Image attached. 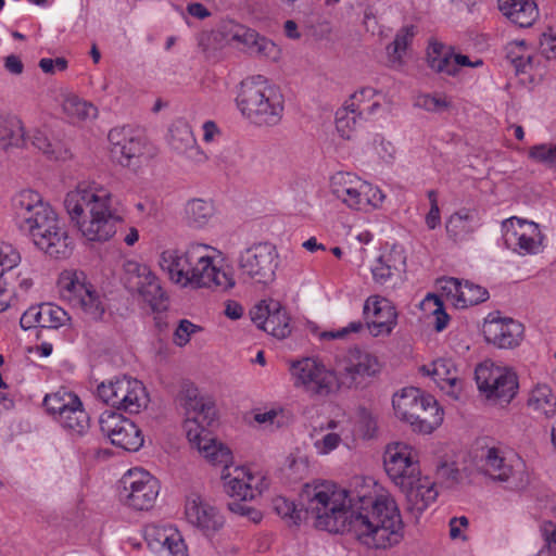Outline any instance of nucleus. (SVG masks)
I'll list each match as a JSON object with an SVG mask.
<instances>
[{
    "mask_svg": "<svg viewBox=\"0 0 556 556\" xmlns=\"http://www.w3.org/2000/svg\"><path fill=\"white\" fill-rule=\"evenodd\" d=\"M86 274L79 269H64L58 278V288L61 298L67 301L72 306L74 303L91 288Z\"/></svg>",
    "mask_w": 556,
    "mask_h": 556,
    "instance_id": "nucleus-35",
    "label": "nucleus"
},
{
    "mask_svg": "<svg viewBox=\"0 0 556 556\" xmlns=\"http://www.w3.org/2000/svg\"><path fill=\"white\" fill-rule=\"evenodd\" d=\"M383 468L416 518L435 503L439 496L437 483L422 473L420 454L414 445L403 441L389 443L383 452Z\"/></svg>",
    "mask_w": 556,
    "mask_h": 556,
    "instance_id": "nucleus-5",
    "label": "nucleus"
},
{
    "mask_svg": "<svg viewBox=\"0 0 556 556\" xmlns=\"http://www.w3.org/2000/svg\"><path fill=\"white\" fill-rule=\"evenodd\" d=\"M280 471L287 481L298 482L308 475V457L299 448H296L286 456Z\"/></svg>",
    "mask_w": 556,
    "mask_h": 556,
    "instance_id": "nucleus-46",
    "label": "nucleus"
},
{
    "mask_svg": "<svg viewBox=\"0 0 556 556\" xmlns=\"http://www.w3.org/2000/svg\"><path fill=\"white\" fill-rule=\"evenodd\" d=\"M224 253L200 241L184 248L160 250L156 264L168 281L181 289L229 291L236 286L232 269L224 264Z\"/></svg>",
    "mask_w": 556,
    "mask_h": 556,
    "instance_id": "nucleus-2",
    "label": "nucleus"
},
{
    "mask_svg": "<svg viewBox=\"0 0 556 556\" xmlns=\"http://www.w3.org/2000/svg\"><path fill=\"white\" fill-rule=\"evenodd\" d=\"M236 105L250 124L271 127L278 125L282 118L285 100L277 86L257 75L240 84Z\"/></svg>",
    "mask_w": 556,
    "mask_h": 556,
    "instance_id": "nucleus-7",
    "label": "nucleus"
},
{
    "mask_svg": "<svg viewBox=\"0 0 556 556\" xmlns=\"http://www.w3.org/2000/svg\"><path fill=\"white\" fill-rule=\"evenodd\" d=\"M169 131V142L175 151L194 164H201L206 161V154L199 147L192 129L187 123H175Z\"/></svg>",
    "mask_w": 556,
    "mask_h": 556,
    "instance_id": "nucleus-34",
    "label": "nucleus"
},
{
    "mask_svg": "<svg viewBox=\"0 0 556 556\" xmlns=\"http://www.w3.org/2000/svg\"><path fill=\"white\" fill-rule=\"evenodd\" d=\"M254 324L267 333L278 339H285L291 333L290 317L279 301L263 300L251 311Z\"/></svg>",
    "mask_w": 556,
    "mask_h": 556,
    "instance_id": "nucleus-26",
    "label": "nucleus"
},
{
    "mask_svg": "<svg viewBox=\"0 0 556 556\" xmlns=\"http://www.w3.org/2000/svg\"><path fill=\"white\" fill-rule=\"evenodd\" d=\"M528 407L545 418L556 415V395L547 384H536L529 393Z\"/></svg>",
    "mask_w": 556,
    "mask_h": 556,
    "instance_id": "nucleus-39",
    "label": "nucleus"
},
{
    "mask_svg": "<svg viewBox=\"0 0 556 556\" xmlns=\"http://www.w3.org/2000/svg\"><path fill=\"white\" fill-rule=\"evenodd\" d=\"M364 314L369 320V331L375 337L389 336L397 324L395 306L380 295H371L365 301Z\"/></svg>",
    "mask_w": 556,
    "mask_h": 556,
    "instance_id": "nucleus-29",
    "label": "nucleus"
},
{
    "mask_svg": "<svg viewBox=\"0 0 556 556\" xmlns=\"http://www.w3.org/2000/svg\"><path fill=\"white\" fill-rule=\"evenodd\" d=\"M121 497L125 505L136 510L152 508L160 493V483L155 477L142 468L127 470L121 480Z\"/></svg>",
    "mask_w": 556,
    "mask_h": 556,
    "instance_id": "nucleus-18",
    "label": "nucleus"
},
{
    "mask_svg": "<svg viewBox=\"0 0 556 556\" xmlns=\"http://www.w3.org/2000/svg\"><path fill=\"white\" fill-rule=\"evenodd\" d=\"M475 376L479 391L496 404H508L517 393L516 374L508 367L497 365L490 359L477 366Z\"/></svg>",
    "mask_w": 556,
    "mask_h": 556,
    "instance_id": "nucleus-11",
    "label": "nucleus"
},
{
    "mask_svg": "<svg viewBox=\"0 0 556 556\" xmlns=\"http://www.w3.org/2000/svg\"><path fill=\"white\" fill-rule=\"evenodd\" d=\"M61 105L63 113L73 122L94 119L98 116L97 106L75 93L64 94Z\"/></svg>",
    "mask_w": 556,
    "mask_h": 556,
    "instance_id": "nucleus-41",
    "label": "nucleus"
},
{
    "mask_svg": "<svg viewBox=\"0 0 556 556\" xmlns=\"http://www.w3.org/2000/svg\"><path fill=\"white\" fill-rule=\"evenodd\" d=\"M362 121L364 119L352 108H348L344 102L343 106L336 113L337 131L343 139H351Z\"/></svg>",
    "mask_w": 556,
    "mask_h": 556,
    "instance_id": "nucleus-48",
    "label": "nucleus"
},
{
    "mask_svg": "<svg viewBox=\"0 0 556 556\" xmlns=\"http://www.w3.org/2000/svg\"><path fill=\"white\" fill-rule=\"evenodd\" d=\"M43 405L64 429L77 434H83L88 429L89 416L74 392L60 389L46 395Z\"/></svg>",
    "mask_w": 556,
    "mask_h": 556,
    "instance_id": "nucleus-15",
    "label": "nucleus"
},
{
    "mask_svg": "<svg viewBox=\"0 0 556 556\" xmlns=\"http://www.w3.org/2000/svg\"><path fill=\"white\" fill-rule=\"evenodd\" d=\"M78 308L87 319L101 320L108 309L105 296L93 285L73 305Z\"/></svg>",
    "mask_w": 556,
    "mask_h": 556,
    "instance_id": "nucleus-40",
    "label": "nucleus"
},
{
    "mask_svg": "<svg viewBox=\"0 0 556 556\" xmlns=\"http://www.w3.org/2000/svg\"><path fill=\"white\" fill-rule=\"evenodd\" d=\"M419 370L422 375L431 377L444 394L452 400H459L464 389V381L453 359L437 358L429 364L422 365Z\"/></svg>",
    "mask_w": 556,
    "mask_h": 556,
    "instance_id": "nucleus-28",
    "label": "nucleus"
},
{
    "mask_svg": "<svg viewBox=\"0 0 556 556\" xmlns=\"http://www.w3.org/2000/svg\"><path fill=\"white\" fill-rule=\"evenodd\" d=\"M217 35L226 45L251 55L274 62L280 59V49L274 41L235 21L223 22L218 26Z\"/></svg>",
    "mask_w": 556,
    "mask_h": 556,
    "instance_id": "nucleus-12",
    "label": "nucleus"
},
{
    "mask_svg": "<svg viewBox=\"0 0 556 556\" xmlns=\"http://www.w3.org/2000/svg\"><path fill=\"white\" fill-rule=\"evenodd\" d=\"M417 105L432 112H440L448 108L450 101L442 94H421L417 98Z\"/></svg>",
    "mask_w": 556,
    "mask_h": 556,
    "instance_id": "nucleus-60",
    "label": "nucleus"
},
{
    "mask_svg": "<svg viewBox=\"0 0 556 556\" xmlns=\"http://www.w3.org/2000/svg\"><path fill=\"white\" fill-rule=\"evenodd\" d=\"M43 321L41 328L58 329L66 326L71 318L60 306L52 303H43Z\"/></svg>",
    "mask_w": 556,
    "mask_h": 556,
    "instance_id": "nucleus-54",
    "label": "nucleus"
},
{
    "mask_svg": "<svg viewBox=\"0 0 556 556\" xmlns=\"http://www.w3.org/2000/svg\"><path fill=\"white\" fill-rule=\"evenodd\" d=\"M334 366L340 389L352 388L365 378L376 376L381 369L376 355L359 349H351L337 356Z\"/></svg>",
    "mask_w": 556,
    "mask_h": 556,
    "instance_id": "nucleus-21",
    "label": "nucleus"
},
{
    "mask_svg": "<svg viewBox=\"0 0 556 556\" xmlns=\"http://www.w3.org/2000/svg\"><path fill=\"white\" fill-rule=\"evenodd\" d=\"M279 265V253L270 242H258L240 253L241 273L258 283H268L275 279Z\"/></svg>",
    "mask_w": 556,
    "mask_h": 556,
    "instance_id": "nucleus-19",
    "label": "nucleus"
},
{
    "mask_svg": "<svg viewBox=\"0 0 556 556\" xmlns=\"http://www.w3.org/2000/svg\"><path fill=\"white\" fill-rule=\"evenodd\" d=\"M185 215L190 227L203 229L215 215V207L208 200L192 199L185 206Z\"/></svg>",
    "mask_w": 556,
    "mask_h": 556,
    "instance_id": "nucleus-42",
    "label": "nucleus"
},
{
    "mask_svg": "<svg viewBox=\"0 0 556 556\" xmlns=\"http://www.w3.org/2000/svg\"><path fill=\"white\" fill-rule=\"evenodd\" d=\"M353 500L352 536L368 548L384 549L403 539V521L395 500L371 477L355 476L350 483Z\"/></svg>",
    "mask_w": 556,
    "mask_h": 556,
    "instance_id": "nucleus-1",
    "label": "nucleus"
},
{
    "mask_svg": "<svg viewBox=\"0 0 556 556\" xmlns=\"http://www.w3.org/2000/svg\"><path fill=\"white\" fill-rule=\"evenodd\" d=\"M14 225L46 255L62 260L72 254L73 240L55 207L30 188L17 191L11 199Z\"/></svg>",
    "mask_w": 556,
    "mask_h": 556,
    "instance_id": "nucleus-3",
    "label": "nucleus"
},
{
    "mask_svg": "<svg viewBox=\"0 0 556 556\" xmlns=\"http://www.w3.org/2000/svg\"><path fill=\"white\" fill-rule=\"evenodd\" d=\"M415 26L406 25L399 29L392 43L387 47L389 61L400 63L407 47L410 45L415 36Z\"/></svg>",
    "mask_w": 556,
    "mask_h": 556,
    "instance_id": "nucleus-50",
    "label": "nucleus"
},
{
    "mask_svg": "<svg viewBox=\"0 0 556 556\" xmlns=\"http://www.w3.org/2000/svg\"><path fill=\"white\" fill-rule=\"evenodd\" d=\"M252 414L253 420L265 429L279 428L287 420L285 409L279 405L255 408Z\"/></svg>",
    "mask_w": 556,
    "mask_h": 556,
    "instance_id": "nucleus-49",
    "label": "nucleus"
},
{
    "mask_svg": "<svg viewBox=\"0 0 556 556\" xmlns=\"http://www.w3.org/2000/svg\"><path fill=\"white\" fill-rule=\"evenodd\" d=\"M273 509L289 525H299L301 521V510H299L293 501L285 496H276L273 500Z\"/></svg>",
    "mask_w": 556,
    "mask_h": 556,
    "instance_id": "nucleus-55",
    "label": "nucleus"
},
{
    "mask_svg": "<svg viewBox=\"0 0 556 556\" xmlns=\"http://www.w3.org/2000/svg\"><path fill=\"white\" fill-rule=\"evenodd\" d=\"M528 157L549 169H556V144L551 142L532 146L528 151Z\"/></svg>",
    "mask_w": 556,
    "mask_h": 556,
    "instance_id": "nucleus-51",
    "label": "nucleus"
},
{
    "mask_svg": "<svg viewBox=\"0 0 556 556\" xmlns=\"http://www.w3.org/2000/svg\"><path fill=\"white\" fill-rule=\"evenodd\" d=\"M195 447L208 462L223 468L233 459L230 448L211 437L204 438Z\"/></svg>",
    "mask_w": 556,
    "mask_h": 556,
    "instance_id": "nucleus-47",
    "label": "nucleus"
},
{
    "mask_svg": "<svg viewBox=\"0 0 556 556\" xmlns=\"http://www.w3.org/2000/svg\"><path fill=\"white\" fill-rule=\"evenodd\" d=\"M98 396L111 407L128 414H139L150 403L144 384L128 376L115 377L99 384Z\"/></svg>",
    "mask_w": 556,
    "mask_h": 556,
    "instance_id": "nucleus-10",
    "label": "nucleus"
},
{
    "mask_svg": "<svg viewBox=\"0 0 556 556\" xmlns=\"http://www.w3.org/2000/svg\"><path fill=\"white\" fill-rule=\"evenodd\" d=\"M364 121L376 118L388 112L387 96L371 87H364L355 91L346 101Z\"/></svg>",
    "mask_w": 556,
    "mask_h": 556,
    "instance_id": "nucleus-31",
    "label": "nucleus"
},
{
    "mask_svg": "<svg viewBox=\"0 0 556 556\" xmlns=\"http://www.w3.org/2000/svg\"><path fill=\"white\" fill-rule=\"evenodd\" d=\"M437 478L446 486H452L459 481L460 472L454 463H442L437 467Z\"/></svg>",
    "mask_w": 556,
    "mask_h": 556,
    "instance_id": "nucleus-62",
    "label": "nucleus"
},
{
    "mask_svg": "<svg viewBox=\"0 0 556 556\" xmlns=\"http://www.w3.org/2000/svg\"><path fill=\"white\" fill-rule=\"evenodd\" d=\"M220 481L223 491L239 501H253L269 486L268 478L262 470L233 462L222 469Z\"/></svg>",
    "mask_w": 556,
    "mask_h": 556,
    "instance_id": "nucleus-13",
    "label": "nucleus"
},
{
    "mask_svg": "<svg viewBox=\"0 0 556 556\" xmlns=\"http://www.w3.org/2000/svg\"><path fill=\"white\" fill-rule=\"evenodd\" d=\"M455 59V52L445 50L441 43L434 42L429 47L428 63L437 73L457 76L459 73Z\"/></svg>",
    "mask_w": 556,
    "mask_h": 556,
    "instance_id": "nucleus-43",
    "label": "nucleus"
},
{
    "mask_svg": "<svg viewBox=\"0 0 556 556\" xmlns=\"http://www.w3.org/2000/svg\"><path fill=\"white\" fill-rule=\"evenodd\" d=\"M426 392L418 388L407 387L396 392L392 399V405L395 416L408 424L409 419L413 418L416 406Z\"/></svg>",
    "mask_w": 556,
    "mask_h": 556,
    "instance_id": "nucleus-38",
    "label": "nucleus"
},
{
    "mask_svg": "<svg viewBox=\"0 0 556 556\" xmlns=\"http://www.w3.org/2000/svg\"><path fill=\"white\" fill-rule=\"evenodd\" d=\"M469 520L465 516L453 517L448 521V536L452 541H467Z\"/></svg>",
    "mask_w": 556,
    "mask_h": 556,
    "instance_id": "nucleus-61",
    "label": "nucleus"
},
{
    "mask_svg": "<svg viewBox=\"0 0 556 556\" xmlns=\"http://www.w3.org/2000/svg\"><path fill=\"white\" fill-rule=\"evenodd\" d=\"M202 330L201 326L193 324L188 319H181L174 332V343L177 346H185L189 343L191 337Z\"/></svg>",
    "mask_w": 556,
    "mask_h": 556,
    "instance_id": "nucleus-58",
    "label": "nucleus"
},
{
    "mask_svg": "<svg viewBox=\"0 0 556 556\" xmlns=\"http://www.w3.org/2000/svg\"><path fill=\"white\" fill-rule=\"evenodd\" d=\"M289 374L293 387L311 396L326 397L340 390L336 366L316 356L290 362Z\"/></svg>",
    "mask_w": 556,
    "mask_h": 556,
    "instance_id": "nucleus-9",
    "label": "nucleus"
},
{
    "mask_svg": "<svg viewBox=\"0 0 556 556\" xmlns=\"http://www.w3.org/2000/svg\"><path fill=\"white\" fill-rule=\"evenodd\" d=\"M43 304L29 307L21 317V326L24 329L42 327L43 321Z\"/></svg>",
    "mask_w": 556,
    "mask_h": 556,
    "instance_id": "nucleus-64",
    "label": "nucleus"
},
{
    "mask_svg": "<svg viewBox=\"0 0 556 556\" xmlns=\"http://www.w3.org/2000/svg\"><path fill=\"white\" fill-rule=\"evenodd\" d=\"M108 139L112 161L134 173H138L152 157L149 143L129 128H113Z\"/></svg>",
    "mask_w": 556,
    "mask_h": 556,
    "instance_id": "nucleus-14",
    "label": "nucleus"
},
{
    "mask_svg": "<svg viewBox=\"0 0 556 556\" xmlns=\"http://www.w3.org/2000/svg\"><path fill=\"white\" fill-rule=\"evenodd\" d=\"M507 56L518 72L525 73L528 67H531L532 55L527 50L525 40H514L509 42L507 46Z\"/></svg>",
    "mask_w": 556,
    "mask_h": 556,
    "instance_id": "nucleus-53",
    "label": "nucleus"
},
{
    "mask_svg": "<svg viewBox=\"0 0 556 556\" xmlns=\"http://www.w3.org/2000/svg\"><path fill=\"white\" fill-rule=\"evenodd\" d=\"M101 432L113 445L136 452L143 445V435L137 425L119 413L106 409L99 417Z\"/></svg>",
    "mask_w": 556,
    "mask_h": 556,
    "instance_id": "nucleus-23",
    "label": "nucleus"
},
{
    "mask_svg": "<svg viewBox=\"0 0 556 556\" xmlns=\"http://www.w3.org/2000/svg\"><path fill=\"white\" fill-rule=\"evenodd\" d=\"M503 240L507 249L519 256L536 255L544 247V235L539 224L510 217L502 224Z\"/></svg>",
    "mask_w": 556,
    "mask_h": 556,
    "instance_id": "nucleus-20",
    "label": "nucleus"
},
{
    "mask_svg": "<svg viewBox=\"0 0 556 556\" xmlns=\"http://www.w3.org/2000/svg\"><path fill=\"white\" fill-rule=\"evenodd\" d=\"M500 11L520 27H530L539 16L533 0H498Z\"/></svg>",
    "mask_w": 556,
    "mask_h": 556,
    "instance_id": "nucleus-36",
    "label": "nucleus"
},
{
    "mask_svg": "<svg viewBox=\"0 0 556 556\" xmlns=\"http://www.w3.org/2000/svg\"><path fill=\"white\" fill-rule=\"evenodd\" d=\"M476 228V215L467 208L455 212L446 222V232L456 241L467 238Z\"/></svg>",
    "mask_w": 556,
    "mask_h": 556,
    "instance_id": "nucleus-44",
    "label": "nucleus"
},
{
    "mask_svg": "<svg viewBox=\"0 0 556 556\" xmlns=\"http://www.w3.org/2000/svg\"><path fill=\"white\" fill-rule=\"evenodd\" d=\"M123 280L131 293L137 294L152 308H156L164 300L161 279L147 263L126 260L123 264Z\"/></svg>",
    "mask_w": 556,
    "mask_h": 556,
    "instance_id": "nucleus-17",
    "label": "nucleus"
},
{
    "mask_svg": "<svg viewBox=\"0 0 556 556\" xmlns=\"http://www.w3.org/2000/svg\"><path fill=\"white\" fill-rule=\"evenodd\" d=\"M43 304L29 307L21 317V326L24 329L42 327L43 321Z\"/></svg>",
    "mask_w": 556,
    "mask_h": 556,
    "instance_id": "nucleus-63",
    "label": "nucleus"
},
{
    "mask_svg": "<svg viewBox=\"0 0 556 556\" xmlns=\"http://www.w3.org/2000/svg\"><path fill=\"white\" fill-rule=\"evenodd\" d=\"M21 255L17 250L10 243L0 241V266L1 270H5L8 276L11 275L10 270L18 265Z\"/></svg>",
    "mask_w": 556,
    "mask_h": 556,
    "instance_id": "nucleus-59",
    "label": "nucleus"
},
{
    "mask_svg": "<svg viewBox=\"0 0 556 556\" xmlns=\"http://www.w3.org/2000/svg\"><path fill=\"white\" fill-rule=\"evenodd\" d=\"M26 146V131L20 117L0 114V150Z\"/></svg>",
    "mask_w": 556,
    "mask_h": 556,
    "instance_id": "nucleus-37",
    "label": "nucleus"
},
{
    "mask_svg": "<svg viewBox=\"0 0 556 556\" xmlns=\"http://www.w3.org/2000/svg\"><path fill=\"white\" fill-rule=\"evenodd\" d=\"M63 205L71 223L89 242L110 241L122 222L111 188L96 180L77 182L66 192Z\"/></svg>",
    "mask_w": 556,
    "mask_h": 556,
    "instance_id": "nucleus-4",
    "label": "nucleus"
},
{
    "mask_svg": "<svg viewBox=\"0 0 556 556\" xmlns=\"http://www.w3.org/2000/svg\"><path fill=\"white\" fill-rule=\"evenodd\" d=\"M520 459H506L501 451L489 448L484 456L483 470L491 479L507 482L511 488H519L523 482V469Z\"/></svg>",
    "mask_w": 556,
    "mask_h": 556,
    "instance_id": "nucleus-30",
    "label": "nucleus"
},
{
    "mask_svg": "<svg viewBox=\"0 0 556 556\" xmlns=\"http://www.w3.org/2000/svg\"><path fill=\"white\" fill-rule=\"evenodd\" d=\"M443 420L444 410L442 407L435 409L429 407L416 421L412 430L421 434H430L443 424Z\"/></svg>",
    "mask_w": 556,
    "mask_h": 556,
    "instance_id": "nucleus-52",
    "label": "nucleus"
},
{
    "mask_svg": "<svg viewBox=\"0 0 556 556\" xmlns=\"http://www.w3.org/2000/svg\"><path fill=\"white\" fill-rule=\"evenodd\" d=\"M442 290L457 308L477 305L489 296L488 291L483 287L452 277L443 280Z\"/></svg>",
    "mask_w": 556,
    "mask_h": 556,
    "instance_id": "nucleus-32",
    "label": "nucleus"
},
{
    "mask_svg": "<svg viewBox=\"0 0 556 556\" xmlns=\"http://www.w3.org/2000/svg\"><path fill=\"white\" fill-rule=\"evenodd\" d=\"M482 332L485 340L501 349H511L522 340L523 326L519 321L491 312L484 318Z\"/></svg>",
    "mask_w": 556,
    "mask_h": 556,
    "instance_id": "nucleus-25",
    "label": "nucleus"
},
{
    "mask_svg": "<svg viewBox=\"0 0 556 556\" xmlns=\"http://www.w3.org/2000/svg\"><path fill=\"white\" fill-rule=\"evenodd\" d=\"M300 501L317 530L352 535L353 500L346 488L333 480L314 479L302 486Z\"/></svg>",
    "mask_w": 556,
    "mask_h": 556,
    "instance_id": "nucleus-6",
    "label": "nucleus"
},
{
    "mask_svg": "<svg viewBox=\"0 0 556 556\" xmlns=\"http://www.w3.org/2000/svg\"><path fill=\"white\" fill-rule=\"evenodd\" d=\"M182 515L190 527L207 538L215 535L225 525L222 511L198 493L186 496Z\"/></svg>",
    "mask_w": 556,
    "mask_h": 556,
    "instance_id": "nucleus-22",
    "label": "nucleus"
},
{
    "mask_svg": "<svg viewBox=\"0 0 556 556\" xmlns=\"http://www.w3.org/2000/svg\"><path fill=\"white\" fill-rule=\"evenodd\" d=\"M363 325L361 321H352L348 326L329 331H317L313 330L314 334L321 341L329 340H343L346 339L351 333L361 331Z\"/></svg>",
    "mask_w": 556,
    "mask_h": 556,
    "instance_id": "nucleus-57",
    "label": "nucleus"
},
{
    "mask_svg": "<svg viewBox=\"0 0 556 556\" xmlns=\"http://www.w3.org/2000/svg\"><path fill=\"white\" fill-rule=\"evenodd\" d=\"M180 401L185 412L184 429L189 442L195 446L211 437L207 428L214 422L216 412L195 388L186 389Z\"/></svg>",
    "mask_w": 556,
    "mask_h": 556,
    "instance_id": "nucleus-16",
    "label": "nucleus"
},
{
    "mask_svg": "<svg viewBox=\"0 0 556 556\" xmlns=\"http://www.w3.org/2000/svg\"><path fill=\"white\" fill-rule=\"evenodd\" d=\"M405 269V253L401 248L396 247L384 251L374 261L370 267L372 279L378 285H386L393 278L402 280Z\"/></svg>",
    "mask_w": 556,
    "mask_h": 556,
    "instance_id": "nucleus-33",
    "label": "nucleus"
},
{
    "mask_svg": "<svg viewBox=\"0 0 556 556\" xmlns=\"http://www.w3.org/2000/svg\"><path fill=\"white\" fill-rule=\"evenodd\" d=\"M329 191L349 210L364 214L381 210L387 199L379 186L350 172L334 173L330 177Z\"/></svg>",
    "mask_w": 556,
    "mask_h": 556,
    "instance_id": "nucleus-8",
    "label": "nucleus"
},
{
    "mask_svg": "<svg viewBox=\"0 0 556 556\" xmlns=\"http://www.w3.org/2000/svg\"><path fill=\"white\" fill-rule=\"evenodd\" d=\"M144 538L156 556H188L182 535L174 526L149 525L144 529Z\"/></svg>",
    "mask_w": 556,
    "mask_h": 556,
    "instance_id": "nucleus-27",
    "label": "nucleus"
},
{
    "mask_svg": "<svg viewBox=\"0 0 556 556\" xmlns=\"http://www.w3.org/2000/svg\"><path fill=\"white\" fill-rule=\"evenodd\" d=\"M309 439L316 455L328 456L341 444L354 439L353 421L342 414L313 428Z\"/></svg>",
    "mask_w": 556,
    "mask_h": 556,
    "instance_id": "nucleus-24",
    "label": "nucleus"
},
{
    "mask_svg": "<svg viewBox=\"0 0 556 556\" xmlns=\"http://www.w3.org/2000/svg\"><path fill=\"white\" fill-rule=\"evenodd\" d=\"M28 142L50 160L64 159L67 153L59 141L52 140L47 131L40 128L31 129L26 135V144Z\"/></svg>",
    "mask_w": 556,
    "mask_h": 556,
    "instance_id": "nucleus-45",
    "label": "nucleus"
},
{
    "mask_svg": "<svg viewBox=\"0 0 556 556\" xmlns=\"http://www.w3.org/2000/svg\"><path fill=\"white\" fill-rule=\"evenodd\" d=\"M353 428L354 437L357 434L363 439H371L377 430V421L370 413L362 410L358 414L356 425L353 424Z\"/></svg>",
    "mask_w": 556,
    "mask_h": 556,
    "instance_id": "nucleus-56",
    "label": "nucleus"
}]
</instances>
